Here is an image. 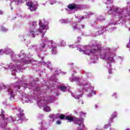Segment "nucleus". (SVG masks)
I'll return each mask as SVG.
<instances>
[{"instance_id":"1","label":"nucleus","mask_w":130,"mask_h":130,"mask_svg":"<svg viewBox=\"0 0 130 130\" xmlns=\"http://www.w3.org/2000/svg\"><path fill=\"white\" fill-rule=\"evenodd\" d=\"M86 47V49L85 50H82L81 49H80L79 51H80V52H82V51H83V53H84V54H86V55H90V54H93V53L97 51V49H99V50H100V49L98 48V46H92L91 49H93V51L90 50L89 47Z\"/></svg>"},{"instance_id":"2","label":"nucleus","mask_w":130,"mask_h":130,"mask_svg":"<svg viewBox=\"0 0 130 130\" xmlns=\"http://www.w3.org/2000/svg\"><path fill=\"white\" fill-rule=\"evenodd\" d=\"M26 5L29 7V9L30 12H34V11H36V9H37V4H34L31 1L26 2Z\"/></svg>"},{"instance_id":"3","label":"nucleus","mask_w":130,"mask_h":130,"mask_svg":"<svg viewBox=\"0 0 130 130\" xmlns=\"http://www.w3.org/2000/svg\"><path fill=\"white\" fill-rule=\"evenodd\" d=\"M120 12H121V10L117 8L111 7L108 11V14L109 15H115L116 14H120Z\"/></svg>"},{"instance_id":"4","label":"nucleus","mask_w":130,"mask_h":130,"mask_svg":"<svg viewBox=\"0 0 130 130\" xmlns=\"http://www.w3.org/2000/svg\"><path fill=\"white\" fill-rule=\"evenodd\" d=\"M39 24L40 25V29L39 30L40 33H42L44 34L46 30H47V25H45L42 24V21L41 20H39Z\"/></svg>"},{"instance_id":"5","label":"nucleus","mask_w":130,"mask_h":130,"mask_svg":"<svg viewBox=\"0 0 130 130\" xmlns=\"http://www.w3.org/2000/svg\"><path fill=\"white\" fill-rule=\"evenodd\" d=\"M83 121H84L83 118L77 120L76 123L79 125L78 129L82 130L85 128V125H84V123H83Z\"/></svg>"},{"instance_id":"6","label":"nucleus","mask_w":130,"mask_h":130,"mask_svg":"<svg viewBox=\"0 0 130 130\" xmlns=\"http://www.w3.org/2000/svg\"><path fill=\"white\" fill-rule=\"evenodd\" d=\"M1 112H2V116L3 118H4L5 120L7 119L8 122H12V121H15V120H13V117H12V116L9 117L7 119H5V115L4 114L5 113V111L2 110Z\"/></svg>"},{"instance_id":"7","label":"nucleus","mask_w":130,"mask_h":130,"mask_svg":"<svg viewBox=\"0 0 130 130\" xmlns=\"http://www.w3.org/2000/svg\"><path fill=\"white\" fill-rule=\"evenodd\" d=\"M60 119H67V120H69V121H73V117L71 116H67L65 117L64 115H61L60 116Z\"/></svg>"},{"instance_id":"8","label":"nucleus","mask_w":130,"mask_h":130,"mask_svg":"<svg viewBox=\"0 0 130 130\" xmlns=\"http://www.w3.org/2000/svg\"><path fill=\"white\" fill-rule=\"evenodd\" d=\"M48 102H49V101L46 102L45 101H41L38 103V104L39 106L45 107V106L44 105V104H45V103H48Z\"/></svg>"},{"instance_id":"9","label":"nucleus","mask_w":130,"mask_h":130,"mask_svg":"<svg viewBox=\"0 0 130 130\" xmlns=\"http://www.w3.org/2000/svg\"><path fill=\"white\" fill-rule=\"evenodd\" d=\"M68 8L70 10H75V9H77V5L75 4H70L68 6Z\"/></svg>"},{"instance_id":"10","label":"nucleus","mask_w":130,"mask_h":130,"mask_svg":"<svg viewBox=\"0 0 130 130\" xmlns=\"http://www.w3.org/2000/svg\"><path fill=\"white\" fill-rule=\"evenodd\" d=\"M8 93L9 95H10L11 97H15V94H14V92H13V90H12V89H8Z\"/></svg>"},{"instance_id":"11","label":"nucleus","mask_w":130,"mask_h":130,"mask_svg":"<svg viewBox=\"0 0 130 130\" xmlns=\"http://www.w3.org/2000/svg\"><path fill=\"white\" fill-rule=\"evenodd\" d=\"M36 33H37V31H34V30H31L30 31V36L31 37H35V34H36Z\"/></svg>"},{"instance_id":"12","label":"nucleus","mask_w":130,"mask_h":130,"mask_svg":"<svg viewBox=\"0 0 130 130\" xmlns=\"http://www.w3.org/2000/svg\"><path fill=\"white\" fill-rule=\"evenodd\" d=\"M44 111H46V112H49V111H50V107H45V108H44Z\"/></svg>"},{"instance_id":"13","label":"nucleus","mask_w":130,"mask_h":130,"mask_svg":"<svg viewBox=\"0 0 130 130\" xmlns=\"http://www.w3.org/2000/svg\"><path fill=\"white\" fill-rule=\"evenodd\" d=\"M59 89H60V90L63 92H66V91H67V87L64 86H60Z\"/></svg>"},{"instance_id":"14","label":"nucleus","mask_w":130,"mask_h":130,"mask_svg":"<svg viewBox=\"0 0 130 130\" xmlns=\"http://www.w3.org/2000/svg\"><path fill=\"white\" fill-rule=\"evenodd\" d=\"M32 29H34L35 28V26H36V22L34 21L32 22Z\"/></svg>"},{"instance_id":"15","label":"nucleus","mask_w":130,"mask_h":130,"mask_svg":"<svg viewBox=\"0 0 130 130\" xmlns=\"http://www.w3.org/2000/svg\"><path fill=\"white\" fill-rule=\"evenodd\" d=\"M82 96H83V94L80 95V96H75L74 98H75V99H80V97H82Z\"/></svg>"},{"instance_id":"16","label":"nucleus","mask_w":130,"mask_h":130,"mask_svg":"<svg viewBox=\"0 0 130 130\" xmlns=\"http://www.w3.org/2000/svg\"><path fill=\"white\" fill-rule=\"evenodd\" d=\"M101 57L102 58L105 59H107V57L106 55H105L104 56H103L102 55H101Z\"/></svg>"},{"instance_id":"17","label":"nucleus","mask_w":130,"mask_h":130,"mask_svg":"<svg viewBox=\"0 0 130 130\" xmlns=\"http://www.w3.org/2000/svg\"><path fill=\"white\" fill-rule=\"evenodd\" d=\"M2 31H4V32H6V31H8V29L7 28H5V27H2L1 28Z\"/></svg>"},{"instance_id":"18","label":"nucleus","mask_w":130,"mask_h":130,"mask_svg":"<svg viewBox=\"0 0 130 130\" xmlns=\"http://www.w3.org/2000/svg\"><path fill=\"white\" fill-rule=\"evenodd\" d=\"M108 60L111 61L110 62H112L113 61V57H110L108 58Z\"/></svg>"},{"instance_id":"19","label":"nucleus","mask_w":130,"mask_h":130,"mask_svg":"<svg viewBox=\"0 0 130 130\" xmlns=\"http://www.w3.org/2000/svg\"><path fill=\"white\" fill-rule=\"evenodd\" d=\"M45 43H49V44L51 45V44H52V41H48V42H45Z\"/></svg>"},{"instance_id":"20","label":"nucleus","mask_w":130,"mask_h":130,"mask_svg":"<svg viewBox=\"0 0 130 130\" xmlns=\"http://www.w3.org/2000/svg\"><path fill=\"white\" fill-rule=\"evenodd\" d=\"M69 47L70 48H75V45H70Z\"/></svg>"},{"instance_id":"21","label":"nucleus","mask_w":130,"mask_h":130,"mask_svg":"<svg viewBox=\"0 0 130 130\" xmlns=\"http://www.w3.org/2000/svg\"><path fill=\"white\" fill-rule=\"evenodd\" d=\"M10 51H11V50L10 49H7V50L6 52V53H7V54H9L8 52H10Z\"/></svg>"},{"instance_id":"22","label":"nucleus","mask_w":130,"mask_h":130,"mask_svg":"<svg viewBox=\"0 0 130 130\" xmlns=\"http://www.w3.org/2000/svg\"><path fill=\"white\" fill-rule=\"evenodd\" d=\"M56 123L57 124H60V123H61V122H60V121L59 120H58L57 121Z\"/></svg>"},{"instance_id":"23","label":"nucleus","mask_w":130,"mask_h":130,"mask_svg":"<svg viewBox=\"0 0 130 130\" xmlns=\"http://www.w3.org/2000/svg\"><path fill=\"white\" fill-rule=\"evenodd\" d=\"M60 22L61 23H67V21H66V20H60Z\"/></svg>"},{"instance_id":"24","label":"nucleus","mask_w":130,"mask_h":130,"mask_svg":"<svg viewBox=\"0 0 130 130\" xmlns=\"http://www.w3.org/2000/svg\"><path fill=\"white\" fill-rule=\"evenodd\" d=\"M126 47H127L128 48H129V47H130V44H128L127 45Z\"/></svg>"},{"instance_id":"25","label":"nucleus","mask_w":130,"mask_h":130,"mask_svg":"<svg viewBox=\"0 0 130 130\" xmlns=\"http://www.w3.org/2000/svg\"><path fill=\"white\" fill-rule=\"evenodd\" d=\"M81 78H77L76 79H75V81H77L78 80H80Z\"/></svg>"},{"instance_id":"26","label":"nucleus","mask_w":130,"mask_h":130,"mask_svg":"<svg viewBox=\"0 0 130 130\" xmlns=\"http://www.w3.org/2000/svg\"><path fill=\"white\" fill-rule=\"evenodd\" d=\"M4 52V50H0V54H2V52Z\"/></svg>"},{"instance_id":"27","label":"nucleus","mask_w":130,"mask_h":130,"mask_svg":"<svg viewBox=\"0 0 130 130\" xmlns=\"http://www.w3.org/2000/svg\"><path fill=\"white\" fill-rule=\"evenodd\" d=\"M84 17H81V18H80V20H83V19H84Z\"/></svg>"},{"instance_id":"28","label":"nucleus","mask_w":130,"mask_h":130,"mask_svg":"<svg viewBox=\"0 0 130 130\" xmlns=\"http://www.w3.org/2000/svg\"><path fill=\"white\" fill-rule=\"evenodd\" d=\"M22 115H23V114H21L20 116H18V117H21V116H22Z\"/></svg>"},{"instance_id":"29","label":"nucleus","mask_w":130,"mask_h":130,"mask_svg":"<svg viewBox=\"0 0 130 130\" xmlns=\"http://www.w3.org/2000/svg\"><path fill=\"white\" fill-rule=\"evenodd\" d=\"M2 14H3V12L0 11V15H2Z\"/></svg>"},{"instance_id":"30","label":"nucleus","mask_w":130,"mask_h":130,"mask_svg":"<svg viewBox=\"0 0 130 130\" xmlns=\"http://www.w3.org/2000/svg\"><path fill=\"white\" fill-rule=\"evenodd\" d=\"M48 68H49V69H50V66L49 65V66H48Z\"/></svg>"},{"instance_id":"31","label":"nucleus","mask_w":130,"mask_h":130,"mask_svg":"<svg viewBox=\"0 0 130 130\" xmlns=\"http://www.w3.org/2000/svg\"><path fill=\"white\" fill-rule=\"evenodd\" d=\"M92 96V95H88V97H91Z\"/></svg>"},{"instance_id":"32","label":"nucleus","mask_w":130,"mask_h":130,"mask_svg":"<svg viewBox=\"0 0 130 130\" xmlns=\"http://www.w3.org/2000/svg\"><path fill=\"white\" fill-rule=\"evenodd\" d=\"M110 1V0H107V1L108 2V3Z\"/></svg>"},{"instance_id":"33","label":"nucleus","mask_w":130,"mask_h":130,"mask_svg":"<svg viewBox=\"0 0 130 130\" xmlns=\"http://www.w3.org/2000/svg\"><path fill=\"white\" fill-rule=\"evenodd\" d=\"M107 125H107L105 126V127L107 128V127H106V126H107Z\"/></svg>"},{"instance_id":"34","label":"nucleus","mask_w":130,"mask_h":130,"mask_svg":"<svg viewBox=\"0 0 130 130\" xmlns=\"http://www.w3.org/2000/svg\"><path fill=\"white\" fill-rule=\"evenodd\" d=\"M2 89V86H0V90Z\"/></svg>"},{"instance_id":"35","label":"nucleus","mask_w":130,"mask_h":130,"mask_svg":"<svg viewBox=\"0 0 130 130\" xmlns=\"http://www.w3.org/2000/svg\"><path fill=\"white\" fill-rule=\"evenodd\" d=\"M53 54H55V52H53Z\"/></svg>"},{"instance_id":"36","label":"nucleus","mask_w":130,"mask_h":130,"mask_svg":"<svg viewBox=\"0 0 130 130\" xmlns=\"http://www.w3.org/2000/svg\"><path fill=\"white\" fill-rule=\"evenodd\" d=\"M56 3V2H55V1H54V3Z\"/></svg>"},{"instance_id":"37","label":"nucleus","mask_w":130,"mask_h":130,"mask_svg":"<svg viewBox=\"0 0 130 130\" xmlns=\"http://www.w3.org/2000/svg\"><path fill=\"white\" fill-rule=\"evenodd\" d=\"M95 107H96V108H97V105H95Z\"/></svg>"},{"instance_id":"38","label":"nucleus","mask_w":130,"mask_h":130,"mask_svg":"<svg viewBox=\"0 0 130 130\" xmlns=\"http://www.w3.org/2000/svg\"><path fill=\"white\" fill-rule=\"evenodd\" d=\"M51 5H53V4H52V3H51Z\"/></svg>"},{"instance_id":"39","label":"nucleus","mask_w":130,"mask_h":130,"mask_svg":"<svg viewBox=\"0 0 130 130\" xmlns=\"http://www.w3.org/2000/svg\"><path fill=\"white\" fill-rule=\"evenodd\" d=\"M24 119H26V118L24 117Z\"/></svg>"},{"instance_id":"40","label":"nucleus","mask_w":130,"mask_h":130,"mask_svg":"<svg viewBox=\"0 0 130 130\" xmlns=\"http://www.w3.org/2000/svg\"><path fill=\"white\" fill-rule=\"evenodd\" d=\"M82 28H84V26H82Z\"/></svg>"},{"instance_id":"41","label":"nucleus","mask_w":130,"mask_h":130,"mask_svg":"<svg viewBox=\"0 0 130 130\" xmlns=\"http://www.w3.org/2000/svg\"><path fill=\"white\" fill-rule=\"evenodd\" d=\"M14 2H16V0H14Z\"/></svg>"},{"instance_id":"42","label":"nucleus","mask_w":130,"mask_h":130,"mask_svg":"<svg viewBox=\"0 0 130 130\" xmlns=\"http://www.w3.org/2000/svg\"><path fill=\"white\" fill-rule=\"evenodd\" d=\"M11 10H13V8H11Z\"/></svg>"},{"instance_id":"43","label":"nucleus","mask_w":130,"mask_h":130,"mask_svg":"<svg viewBox=\"0 0 130 130\" xmlns=\"http://www.w3.org/2000/svg\"><path fill=\"white\" fill-rule=\"evenodd\" d=\"M127 130H129V129H127Z\"/></svg>"},{"instance_id":"44","label":"nucleus","mask_w":130,"mask_h":130,"mask_svg":"<svg viewBox=\"0 0 130 130\" xmlns=\"http://www.w3.org/2000/svg\"><path fill=\"white\" fill-rule=\"evenodd\" d=\"M70 81H72V79H70Z\"/></svg>"},{"instance_id":"45","label":"nucleus","mask_w":130,"mask_h":130,"mask_svg":"<svg viewBox=\"0 0 130 130\" xmlns=\"http://www.w3.org/2000/svg\"><path fill=\"white\" fill-rule=\"evenodd\" d=\"M71 82H73V81L72 80V81H71Z\"/></svg>"},{"instance_id":"46","label":"nucleus","mask_w":130,"mask_h":130,"mask_svg":"<svg viewBox=\"0 0 130 130\" xmlns=\"http://www.w3.org/2000/svg\"><path fill=\"white\" fill-rule=\"evenodd\" d=\"M43 126H44V125H43Z\"/></svg>"}]
</instances>
